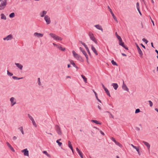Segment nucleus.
I'll list each match as a JSON object with an SVG mask.
<instances>
[{
    "instance_id": "obj_12",
    "label": "nucleus",
    "mask_w": 158,
    "mask_h": 158,
    "mask_svg": "<svg viewBox=\"0 0 158 158\" xmlns=\"http://www.w3.org/2000/svg\"><path fill=\"white\" fill-rule=\"evenodd\" d=\"M56 130L58 134L60 135H61L62 132L60 127L58 125L56 126Z\"/></svg>"
},
{
    "instance_id": "obj_30",
    "label": "nucleus",
    "mask_w": 158,
    "mask_h": 158,
    "mask_svg": "<svg viewBox=\"0 0 158 158\" xmlns=\"http://www.w3.org/2000/svg\"><path fill=\"white\" fill-rule=\"evenodd\" d=\"M43 153L44 154H45L48 157H51L50 155L49 154H48L46 151H43Z\"/></svg>"
},
{
    "instance_id": "obj_18",
    "label": "nucleus",
    "mask_w": 158,
    "mask_h": 158,
    "mask_svg": "<svg viewBox=\"0 0 158 158\" xmlns=\"http://www.w3.org/2000/svg\"><path fill=\"white\" fill-rule=\"evenodd\" d=\"M112 86L115 90H116L118 88V86L117 84L116 83H112L111 85Z\"/></svg>"
},
{
    "instance_id": "obj_59",
    "label": "nucleus",
    "mask_w": 158,
    "mask_h": 158,
    "mask_svg": "<svg viewBox=\"0 0 158 158\" xmlns=\"http://www.w3.org/2000/svg\"><path fill=\"white\" fill-rule=\"evenodd\" d=\"M100 132L101 133L102 135H105V134H104V133H103L102 131H100Z\"/></svg>"
},
{
    "instance_id": "obj_11",
    "label": "nucleus",
    "mask_w": 158,
    "mask_h": 158,
    "mask_svg": "<svg viewBox=\"0 0 158 158\" xmlns=\"http://www.w3.org/2000/svg\"><path fill=\"white\" fill-rule=\"evenodd\" d=\"M122 89L124 90L127 92H129V89L127 85L125 84L124 81H123V84L122 86Z\"/></svg>"
},
{
    "instance_id": "obj_35",
    "label": "nucleus",
    "mask_w": 158,
    "mask_h": 158,
    "mask_svg": "<svg viewBox=\"0 0 158 158\" xmlns=\"http://www.w3.org/2000/svg\"><path fill=\"white\" fill-rule=\"evenodd\" d=\"M111 62L112 64L113 65H116V66L118 65V64H117V63L115 62L114 60H111Z\"/></svg>"
},
{
    "instance_id": "obj_60",
    "label": "nucleus",
    "mask_w": 158,
    "mask_h": 158,
    "mask_svg": "<svg viewBox=\"0 0 158 158\" xmlns=\"http://www.w3.org/2000/svg\"><path fill=\"white\" fill-rule=\"evenodd\" d=\"M110 12L111 14L113 17L115 16L112 11L111 12Z\"/></svg>"
},
{
    "instance_id": "obj_57",
    "label": "nucleus",
    "mask_w": 158,
    "mask_h": 158,
    "mask_svg": "<svg viewBox=\"0 0 158 158\" xmlns=\"http://www.w3.org/2000/svg\"><path fill=\"white\" fill-rule=\"evenodd\" d=\"M66 79H67V78H70H70H71V77L70 76H67L66 77Z\"/></svg>"
},
{
    "instance_id": "obj_24",
    "label": "nucleus",
    "mask_w": 158,
    "mask_h": 158,
    "mask_svg": "<svg viewBox=\"0 0 158 158\" xmlns=\"http://www.w3.org/2000/svg\"><path fill=\"white\" fill-rule=\"evenodd\" d=\"M58 48L60 50L63 51H65V48H64L62 47L60 45H59Z\"/></svg>"
},
{
    "instance_id": "obj_10",
    "label": "nucleus",
    "mask_w": 158,
    "mask_h": 158,
    "mask_svg": "<svg viewBox=\"0 0 158 158\" xmlns=\"http://www.w3.org/2000/svg\"><path fill=\"white\" fill-rule=\"evenodd\" d=\"M47 11L46 10H43L40 13V15L41 17H44L47 15Z\"/></svg>"
},
{
    "instance_id": "obj_14",
    "label": "nucleus",
    "mask_w": 158,
    "mask_h": 158,
    "mask_svg": "<svg viewBox=\"0 0 158 158\" xmlns=\"http://www.w3.org/2000/svg\"><path fill=\"white\" fill-rule=\"evenodd\" d=\"M91 48L92 50L94 53L96 55H98L97 52L95 48V47L92 45H91Z\"/></svg>"
},
{
    "instance_id": "obj_33",
    "label": "nucleus",
    "mask_w": 158,
    "mask_h": 158,
    "mask_svg": "<svg viewBox=\"0 0 158 158\" xmlns=\"http://www.w3.org/2000/svg\"><path fill=\"white\" fill-rule=\"evenodd\" d=\"M12 78H13V79H15V80H19V79H23V77H21V78H18L16 77L13 76L12 77Z\"/></svg>"
},
{
    "instance_id": "obj_41",
    "label": "nucleus",
    "mask_w": 158,
    "mask_h": 158,
    "mask_svg": "<svg viewBox=\"0 0 158 158\" xmlns=\"http://www.w3.org/2000/svg\"><path fill=\"white\" fill-rule=\"evenodd\" d=\"M139 112H140V109H137L135 110V114H137L138 113H139Z\"/></svg>"
},
{
    "instance_id": "obj_2",
    "label": "nucleus",
    "mask_w": 158,
    "mask_h": 158,
    "mask_svg": "<svg viewBox=\"0 0 158 158\" xmlns=\"http://www.w3.org/2000/svg\"><path fill=\"white\" fill-rule=\"evenodd\" d=\"M0 10H3L7 5V0H0Z\"/></svg>"
},
{
    "instance_id": "obj_6",
    "label": "nucleus",
    "mask_w": 158,
    "mask_h": 158,
    "mask_svg": "<svg viewBox=\"0 0 158 158\" xmlns=\"http://www.w3.org/2000/svg\"><path fill=\"white\" fill-rule=\"evenodd\" d=\"M44 19L47 25H48L50 23L51 20L49 16L46 15L44 18Z\"/></svg>"
},
{
    "instance_id": "obj_38",
    "label": "nucleus",
    "mask_w": 158,
    "mask_h": 158,
    "mask_svg": "<svg viewBox=\"0 0 158 158\" xmlns=\"http://www.w3.org/2000/svg\"><path fill=\"white\" fill-rule=\"evenodd\" d=\"M148 102H149L150 106L152 107L153 105L152 102L150 100Z\"/></svg>"
},
{
    "instance_id": "obj_44",
    "label": "nucleus",
    "mask_w": 158,
    "mask_h": 158,
    "mask_svg": "<svg viewBox=\"0 0 158 158\" xmlns=\"http://www.w3.org/2000/svg\"><path fill=\"white\" fill-rule=\"evenodd\" d=\"M142 40L146 44H147L148 43V41L147 40L145 39V38H143L142 39Z\"/></svg>"
},
{
    "instance_id": "obj_28",
    "label": "nucleus",
    "mask_w": 158,
    "mask_h": 158,
    "mask_svg": "<svg viewBox=\"0 0 158 158\" xmlns=\"http://www.w3.org/2000/svg\"><path fill=\"white\" fill-rule=\"evenodd\" d=\"M81 77H82V78L83 79L84 81H85V82L86 83L87 82V78L83 75H81Z\"/></svg>"
},
{
    "instance_id": "obj_49",
    "label": "nucleus",
    "mask_w": 158,
    "mask_h": 158,
    "mask_svg": "<svg viewBox=\"0 0 158 158\" xmlns=\"http://www.w3.org/2000/svg\"><path fill=\"white\" fill-rule=\"evenodd\" d=\"M113 17V18L117 22V23H118V20L116 16H114Z\"/></svg>"
},
{
    "instance_id": "obj_3",
    "label": "nucleus",
    "mask_w": 158,
    "mask_h": 158,
    "mask_svg": "<svg viewBox=\"0 0 158 158\" xmlns=\"http://www.w3.org/2000/svg\"><path fill=\"white\" fill-rule=\"evenodd\" d=\"M89 35L90 39L93 41L95 44H97L98 42L96 38L94 37V35L91 32H89Z\"/></svg>"
},
{
    "instance_id": "obj_8",
    "label": "nucleus",
    "mask_w": 158,
    "mask_h": 158,
    "mask_svg": "<svg viewBox=\"0 0 158 158\" xmlns=\"http://www.w3.org/2000/svg\"><path fill=\"white\" fill-rule=\"evenodd\" d=\"M43 34L38 32H35L33 34L34 37L37 38L42 37L43 36Z\"/></svg>"
},
{
    "instance_id": "obj_63",
    "label": "nucleus",
    "mask_w": 158,
    "mask_h": 158,
    "mask_svg": "<svg viewBox=\"0 0 158 158\" xmlns=\"http://www.w3.org/2000/svg\"><path fill=\"white\" fill-rule=\"evenodd\" d=\"M98 108L100 110H101V108L100 107V106H99V105H98Z\"/></svg>"
},
{
    "instance_id": "obj_51",
    "label": "nucleus",
    "mask_w": 158,
    "mask_h": 158,
    "mask_svg": "<svg viewBox=\"0 0 158 158\" xmlns=\"http://www.w3.org/2000/svg\"><path fill=\"white\" fill-rule=\"evenodd\" d=\"M53 45L54 46H55V47H57L58 48V47H59V45H57V44H55V43H53Z\"/></svg>"
},
{
    "instance_id": "obj_13",
    "label": "nucleus",
    "mask_w": 158,
    "mask_h": 158,
    "mask_svg": "<svg viewBox=\"0 0 158 158\" xmlns=\"http://www.w3.org/2000/svg\"><path fill=\"white\" fill-rule=\"evenodd\" d=\"M142 142L144 144L145 146H146L147 147L149 151L150 147V144L144 141H143Z\"/></svg>"
},
{
    "instance_id": "obj_9",
    "label": "nucleus",
    "mask_w": 158,
    "mask_h": 158,
    "mask_svg": "<svg viewBox=\"0 0 158 158\" xmlns=\"http://www.w3.org/2000/svg\"><path fill=\"white\" fill-rule=\"evenodd\" d=\"M21 152L23 153V154L25 156H29V151L27 149L22 150Z\"/></svg>"
},
{
    "instance_id": "obj_27",
    "label": "nucleus",
    "mask_w": 158,
    "mask_h": 158,
    "mask_svg": "<svg viewBox=\"0 0 158 158\" xmlns=\"http://www.w3.org/2000/svg\"><path fill=\"white\" fill-rule=\"evenodd\" d=\"M19 129L21 131L22 134L24 135V133L23 130V128L22 127H20L19 128Z\"/></svg>"
},
{
    "instance_id": "obj_43",
    "label": "nucleus",
    "mask_w": 158,
    "mask_h": 158,
    "mask_svg": "<svg viewBox=\"0 0 158 158\" xmlns=\"http://www.w3.org/2000/svg\"><path fill=\"white\" fill-rule=\"evenodd\" d=\"M136 8H137V10H139V4L138 2H137L136 4Z\"/></svg>"
},
{
    "instance_id": "obj_1",
    "label": "nucleus",
    "mask_w": 158,
    "mask_h": 158,
    "mask_svg": "<svg viewBox=\"0 0 158 158\" xmlns=\"http://www.w3.org/2000/svg\"><path fill=\"white\" fill-rule=\"evenodd\" d=\"M49 35L50 37L53 38L54 40L56 41H61L62 40V39L61 38L58 36V35H56L52 33H50V34H49Z\"/></svg>"
},
{
    "instance_id": "obj_55",
    "label": "nucleus",
    "mask_w": 158,
    "mask_h": 158,
    "mask_svg": "<svg viewBox=\"0 0 158 158\" xmlns=\"http://www.w3.org/2000/svg\"><path fill=\"white\" fill-rule=\"evenodd\" d=\"M79 49L82 52H83L84 50L82 48L80 47Z\"/></svg>"
},
{
    "instance_id": "obj_15",
    "label": "nucleus",
    "mask_w": 158,
    "mask_h": 158,
    "mask_svg": "<svg viewBox=\"0 0 158 158\" xmlns=\"http://www.w3.org/2000/svg\"><path fill=\"white\" fill-rule=\"evenodd\" d=\"M119 44L120 45H121V46H122L123 47H124L126 49H127V50L128 49V48L125 46V45H124V43L123 42L122 40L119 41Z\"/></svg>"
},
{
    "instance_id": "obj_37",
    "label": "nucleus",
    "mask_w": 158,
    "mask_h": 158,
    "mask_svg": "<svg viewBox=\"0 0 158 158\" xmlns=\"http://www.w3.org/2000/svg\"><path fill=\"white\" fill-rule=\"evenodd\" d=\"M115 143L116 145H118L120 147H122V145L119 142H117Z\"/></svg>"
},
{
    "instance_id": "obj_46",
    "label": "nucleus",
    "mask_w": 158,
    "mask_h": 158,
    "mask_svg": "<svg viewBox=\"0 0 158 158\" xmlns=\"http://www.w3.org/2000/svg\"><path fill=\"white\" fill-rule=\"evenodd\" d=\"M81 44H82L84 46V47L86 49V48H88L87 47V46L84 43L81 42Z\"/></svg>"
},
{
    "instance_id": "obj_52",
    "label": "nucleus",
    "mask_w": 158,
    "mask_h": 158,
    "mask_svg": "<svg viewBox=\"0 0 158 158\" xmlns=\"http://www.w3.org/2000/svg\"><path fill=\"white\" fill-rule=\"evenodd\" d=\"M17 139V137L15 136H14L12 138V139L14 140H15Z\"/></svg>"
},
{
    "instance_id": "obj_26",
    "label": "nucleus",
    "mask_w": 158,
    "mask_h": 158,
    "mask_svg": "<svg viewBox=\"0 0 158 158\" xmlns=\"http://www.w3.org/2000/svg\"><path fill=\"white\" fill-rule=\"evenodd\" d=\"M70 61L71 64H72L73 66L74 67H75L76 68L78 69V68L76 66L75 64V63H74L73 60H70Z\"/></svg>"
},
{
    "instance_id": "obj_56",
    "label": "nucleus",
    "mask_w": 158,
    "mask_h": 158,
    "mask_svg": "<svg viewBox=\"0 0 158 158\" xmlns=\"http://www.w3.org/2000/svg\"><path fill=\"white\" fill-rule=\"evenodd\" d=\"M108 9H109L110 11V12H111L112 11V10L110 8V7H109V6H108V7H107Z\"/></svg>"
},
{
    "instance_id": "obj_19",
    "label": "nucleus",
    "mask_w": 158,
    "mask_h": 158,
    "mask_svg": "<svg viewBox=\"0 0 158 158\" xmlns=\"http://www.w3.org/2000/svg\"><path fill=\"white\" fill-rule=\"evenodd\" d=\"M139 55L140 57L142 58L143 57V53L142 52V51L141 50V49L140 48L137 49Z\"/></svg>"
},
{
    "instance_id": "obj_39",
    "label": "nucleus",
    "mask_w": 158,
    "mask_h": 158,
    "mask_svg": "<svg viewBox=\"0 0 158 158\" xmlns=\"http://www.w3.org/2000/svg\"><path fill=\"white\" fill-rule=\"evenodd\" d=\"M139 147H138V148L136 149V150L138 152V153L139 154V155H140L141 153L140 152L139 150Z\"/></svg>"
},
{
    "instance_id": "obj_20",
    "label": "nucleus",
    "mask_w": 158,
    "mask_h": 158,
    "mask_svg": "<svg viewBox=\"0 0 158 158\" xmlns=\"http://www.w3.org/2000/svg\"><path fill=\"white\" fill-rule=\"evenodd\" d=\"M6 144L7 145V146L11 149V150L13 152H15V151L14 149L8 142H7Z\"/></svg>"
},
{
    "instance_id": "obj_53",
    "label": "nucleus",
    "mask_w": 158,
    "mask_h": 158,
    "mask_svg": "<svg viewBox=\"0 0 158 158\" xmlns=\"http://www.w3.org/2000/svg\"><path fill=\"white\" fill-rule=\"evenodd\" d=\"M112 140L115 143L117 141L115 140V139L114 138H112Z\"/></svg>"
},
{
    "instance_id": "obj_47",
    "label": "nucleus",
    "mask_w": 158,
    "mask_h": 158,
    "mask_svg": "<svg viewBox=\"0 0 158 158\" xmlns=\"http://www.w3.org/2000/svg\"><path fill=\"white\" fill-rule=\"evenodd\" d=\"M117 37L119 41H121V40H122V39L121 37L119 35H117Z\"/></svg>"
},
{
    "instance_id": "obj_31",
    "label": "nucleus",
    "mask_w": 158,
    "mask_h": 158,
    "mask_svg": "<svg viewBox=\"0 0 158 158\" xmlns=\"http://www.w3.org/2000/svg\"><path fill=\"white\" fill-rule=\"evenodd\" d=\"M9 16L10 18H14L15 16V14L13 12L12 13L9 15Z\"/></svg>"
},
{
    "instance_id": "obj_21",
    "label": "nucleus",
    "mask_w": 158,
    "mask_h": 158,
    "mask_svg": "<svg viewBox=\"0 0 158 158\" xmlns=\"http://www.w3.org/2000/svg\"><path fill=\"white\" fill-rule=\"evenodd\" d=\"M82 53L85 56L86 58V59L87 61V63H88L89 59H88V56L87 55L85 51V50H84L83 52H82Z\"/></svg>"
},
{
    "instance_id": "obj_34",
    "label": "nucleus",
    "mask_w": 158,
    "mask_h": 158,
    "mask_svg": "<svg viewBox=\"0 0 158 158\" xmlns=\"http://www.w3.org/2000/svg\"><path fill=\"white\" fill-rule=\"evenodd\" d=\"M28 117L29 118L31 121L32 122V121H33L34 120V119L32 118V117L30 115L28 114Z\"/></svg>"
},
{
    "instance_id": "obj_29",
    "label": "nucleus",
    "mask_w": 158,
    "mask_h": 158,
    "mask_svg": "<svg viewBox=\"0 0 158 158\" xmlns=\"http://www.w3.org/2000/svg\"><path fill=\"white\" fill-rule=\"evenodd\" d=\"M104 90L106 92L107 94L110 97V94L109 93V92L108 89L106 88L104 89Z\"/></svg>"
},
{
    "instance_id": "obj_42",
    "label": "nucleus",
    "mask_w": 158,
    "mask_h": 158,
    "mask_svg": "<svg viewBox=\"0 0 158 158\" xmlns=\"http://www.w3.org/2000/svg\"><path fill=\"white\" fill-rule=\"evenodd\" d=\"M32 122V123L33 124V125L35 127H37V125H36V123H35V120L33 121Z\"/></svg>"
},
{
    "instance_id": "obj_23",
    "label": "nucleus",
    "mask_w": 158,
    "mask_h": 158,
    "mask_svg": "<svg viewBox=\"0 0 158 158\" xmlns=\"http://www.w3.org/2000/svg\"><path fill=\"white\" fill-rule=\"evenodd\" d=\"M1 19L6 20V18L5 15L3 14H1Z\"/></svg>"
},
{
    "instance_id": "obj_32",
    "label": "nucleus",
    "mask_w": 158,
    "mask_h": 158,
    "mask_svg": "<svg viewBox=\"0 0 158 158\" xmlns=\"http://www.w3.org/2000/svg\"><path fill=\"white\" fill-rule=\"evenodd\" d=\"M68 146L70 149L73 148L71 142L70 141H68Z\"/></svg>"
},
{
    "instance_id": "obj_16",
    "label": "nucleus",
    "mask_w": 158,
    "mask_h": 158,
    "mask_svg": "<svg viewBox=\"0 0 158 158\" xmlns=\"http://www.w3.org/2000/svg\"><path fill=\"white\" fill-rule=\"evenodd\" d=\"M15 64L20 70H22V69L23 66L21 64L18 63H15Z\"/></svg>"
},
{
    "instance_id": "obj_17",
    "label": "nucleus",
    "mask_w": 158,
    "mask_h": 158,
    "mask_svg": "<svg viewBox=\"0 0 158 158\" xmlns=\"http://www.w3.org/2000/svg\"><path fill=\"white\" fill-rule=\"evenodd\" d=\"M76 150L77 151V152L79 153V155L81 156V158H83V156L82 153L77 148H76Z\"/></svg>"
},
{
    "instance_id": "obj_45",
    "label": "nucleus",
    "mask_w": 158,
    "mask_h": 158,
    "mask_svg": "<svg viewBox=\"0 0 158 158\" xmlns=\"http://www.w3.org/2000/svg\"><path fill=\"white\" fill-rule=\"evenodd\" d=\"M38 85H41V82L40 79V78H38Z\"/></svg>"
},
{
    "instance_id": "obj_54",
    "label": "nucleus",
    "mask_w": 158,
    "mask_h": 158,
    "mask_svg": "<svg viewBox=\"0 0 158 158\" xmlns=\"http://www.w3.org/2000/svg\"><path fill=\"white\" fill-rule=\"evenodd\" d=\"M150 19L151 20V22H152V24H153V26H154L155 25H154V22L153 21V20L152 19H151V17H150Z\"/></svg>"
},
{
    "instance_id": "obj_62",
    "label": "nucleus",
    "mask_w": 158,
    "mask_h": 158,
    "mask_svg": "<svg viewBox=\"0 0 158 158\" xmlns=\"http://www.w3.org/2000/svg\"><path fill=\"white\" fill-rule=\"evenodd\" d=\"M136 46L137 47V49L140 48L139 47V46H138V45L137 44H136Z\"/></svg>"
},
{
    "instance_id": "obj_40",
    "label": "nucleus",
    "mask_w": 158,
    "mask_h": 158,
    "mask_svg": "<svg viewBox=\"0 0 158 158\" xmlns=\"http://www.w3.org/2000/svg\"><path fill=\"white\" fill-rule=\"evenodd\" d=\"M56 142L58 144L59 146H60L62 144V143L58 141V140H56Z\"/></svg>"
},
{
    "instance_id": "obj_25",
    "label": "nucleus",
    "mask_w": 158,
    "mask_h": 158,
    "mask_svg": "<svg viewBox=\"0 0 158 158\" xmlns=\"http://www.w3.org/2000/svg\"><path fill=\"white\" fill-rule=\"evenodd\" d=\"M91 122L97 124H101V123L96 120H91Z\"/></svg>"
},
{
    "instance_id": "obj_64",
    "label": "nucleus",
    "mask_w": 158,
    "mask_h": 158,
    "mask_svg": "<svg viewBox=\"0 0 158 158\" xmlns=\"http://www.w3.org/2000/svg\"><path fill=\"white\" fill-rule=\"evenodd\" d=\"M122 55L123 56H126L127 55H126L125 54H124V53H122Z\"/></svg>"
},
{
    "instance_id": "obj_36",
    "label": "nucleus",
    "mask_w": 158,
    "mask_h": 158,
    "mask_svg": "<svg viewBox=\"0 0 158 158\" xmlns=\"http://www.w3.org/2000/svg\"><path fill=\"white\" fill-rule=\"evenodd\" d=\"M7 74L9 76H12L13 75V74L12 73H10L8 71H7Z\"/></svg>"
},
{
    "instance_id": "obj_48",
    "label": "nucleus",
    "mask_w": 158,
    "mask_h": 158,
    "mask_svg": "<svg viewBox=\"0 0 158 158\" xmlns=\"http://www.w3.org/2000/svg\"><path fill=\"white\" fill-rule=\"evenodd\" d=\"M131 145L132 147L134 149H135L136 150L138 148V147H136V146H134L133 144H131Z\"/></svg>"
},
{
    "instance_id": "obj_4",
    "label": "nucleus",
    "mask_w": 158,
    "mask_h": 158,
    "mask_svg": "<svg viewBox=\"0 0 158 158\" xmlns=\"http://www.w3.org/2000/svg\"><path fill=\"white\" fill-rule=\"evenodd\" d=\"M10 106H14L16 103V100L14 97H11L10 99Z\"/></svg>"
},
{
    "instance_id": "obj_50",
    "label": "nucleus",
    "mask_w": 158,
    "mask_h": 158,
    "mask_svg": "<svg viewBox=\"0 0 158 158\" xmlns=\"http://www.w3.org/2000/svg\"><path fill=\"white\" fill-rule=\"evenodd\" d=\"M86 50L87 51L88 53H89V54L90 55L91 54L90 53V51H89V49L88 48H86Z\"/></svg>"
},
{
    "instance_id": "obj_7",
    "label": "nucleus",
    "mask_w": 158,
    "mask_h": 158,
    "mask_svg": "<svg viewBox=\"0 0 158 158\" xmlns=\"http://www.w3.org/2000/svg\"><path fill=\"white\" fill-rule=\"evenodd\" d=\"M13 38V35L10 34L3 38V40L4 41H9L12 40Z\"/></svg>"
},
{
    "instance_id": "obj_5",
    "label": "nucleus",
    "mask_w": 158,
    "mask_h": 158,
    "mask_svg": "<svg viewBox=\"0 0 158 158\" xmlns=\"http://www.w3.org/2000/svg\"><path fill=\"white\" fill-rule=\"evenodd\" d=\"M72 53L73 56L77 60H80L82 59L81 57L77 53L74 51H72Z\"/></svg>"
},
{
    "instance_id": "obj_22",
    "label": "nucleus",
    "mask_w": 158,
    "mask_h": 158,
    "mask_svg": "<svg viewBox=\"0 0 158 158\" xmlns=\"http://www.w3.org/2000/svg\"><path fill=\"white\" fill-rule=\"evenodd\" d=\"M94 26L98 29L103 31V29L102 27L99 25H97Z\"/></svg>"
},
{
    "instance_id": "obj_58",
    "label": "nucleus",
    "mask_w": 158,
    "mask_h": 158,
    "mask_svg": "<svg viewBox=\"0 0 158 158\" xmlns=\"http://www.w3.org/2000/svg\"><path fill=\"white\" fill-rule=\"evenodd\" d=\"M93 91L94 92V93L95 96L97 95V93L94 90H93Z\"/></svg>"
},
{
    "instance_id": "obj_61",
    "label": "nucleus",
    "mask_w": 158,
    "mask_h": 158,
    "mask_svg": "<svg viewBox=\"0 0 158 158\" xmlns=\"http://www.w3.org/2000/svg\"><path fill=\"white\" fill-rule=\"evenodd\" d=\"M141 45L142 46V47L144 48V49H145V47L142 44H141Z\"/></svg>"
}]
</instances>
